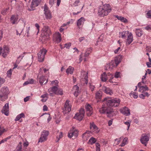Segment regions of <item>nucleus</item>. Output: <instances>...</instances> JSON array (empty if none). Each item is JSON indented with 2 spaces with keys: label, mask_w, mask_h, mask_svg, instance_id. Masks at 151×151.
I'll list each match as a JSON object with an SVG mask.
<instances>
[{
  "label": "nucleus",
  "mask_w": 151,
  "mask_h": 151,
  "mask_svg": "<svg viewBox=\"0 0 151 151\" xmlns=\"http://www.w3.org/2000/svg\"><path fill=\"white\" fill-rule=\"evenodd\" d=\"M111 9L109 4H105L100 6L98 11V14L100 16L104 17L108 15Z\"/></svg>",
  "instance_id": "f257e3e1"
},
{
  "label": "nucleus",
  "mask_w": 151,
  "mask_h": 151,
  "mask_svg": "<svg viewBox=\"0 0 151 151\" xmlns=\"http://www.w3.org/2000/svg\"><path fill=\"white\" fill-rule=\"evenodd\" d=\"M106 101V104L108 107H118L120 102V99L117 98L111 99L109 98H104V101Z\"/></svg>",
  "instance_id": "f03ea898"
},
{
  "label": "nucleus",
  "mask_w": 151,
  "mask_h": 151,
  "mask_svg": "<svg viewBox=\"0 0 151 151\" xmlns=\"http://www.w3.org/2000/svg\"><path fill=\"white\" fill-rule=\"evenodd\" d=\"M143 83L141 82H139L138 83L137 86L139 88V91L142 93L139 94V97L141 99H144L145 97H148L150 94L147 92H146V91H148L149 89L147 86L145 85V86H142Z\"/></svg>",
  "instance_id": "7ed1b4c3"
},
{
  "label": "nucleus",
  "mask_w": 151,
  "mask_h": 151,
  "mask_svg": "<svg viewBox=\"0 0 151 151\" xmlns=\"http://www.w3.org/2000/svg\"><path fill=\"white\" fill-rule=\"evenodd\" d=\"M120 62L119 57H115L114 60H112L109 63L106 65L105 70H111L114 68L116 67Z\"/></svg>",
  "instance_id": "20e7f679"
},
{
  "label": "nucleus",
  "mask_w": 151,
  "mask_h": 151,
  "mask_svg": "<svg viewBox=\"0 0 151 151\" xmlns=\"http://www.w3.org/2000/svg\"><path fill=\"white\" fill-rule=\"evenodd\" d=\"M90 124V128L91 131H87L83 134L82 137L84 138H85V137L88 136V134H90L91 132H93L96 133H98L100 131L99 129L95 124L94 122H91Z\"/></svg>",
  "instance_id": "39448f33"
},
{
  "label": "nucleus",
  "mask_w": 151,
  "mask_h": 151,
  "mask_svg": "<svg viewBox=\"0 0 151 151\" xmlns=\"http://www.w3.org/2000/svg\"><path fill=\"white\" fill-rule=\"evenodd\" d=\"M9 89L7 87H4L1 89L0 92V100L4 101L8 98V95L9 93Z\"/></svg>",
  "instance_id": "423d86ee"
},
{
  "label": "nucleus",
  "mask_w": 151,
  "mask_h": 151,
  "mask_svg": "<svg viewBox=\"0 0 151 151\" xmlns=\"http://www.w3.org/2000/svg\"><path fill=\"white\" fill-rule=\"evenodd\" d=\"M48 91L51 96H53L54 94L61 95L63 94L62 89L60 88H58V87L55 86L50 88Z\"/></svg>",
  "instance_id": "0eeeda50"
},
{
  "label": "nucleus",
  "mask_w": 151,
  "mask_h": 151,
  "mask_svg": "<svg viewBox=\"0 0 151 151\" xmlns=\"http://www.w3.org/2000/svg\"><path fill=\"white\" fill-rule=\"evenodd\" d=\"M99 111L101 114L106 113L107 116L108 117L112 116L114 112L112 109L105 107L104 106H103L101 108L99 109Z\"/></svg>",
  "instance_id": "6e6552de"
},
{
  "label": "nucleus",
  "mask_w": 151,
  "mask_h": 151,
  "mask_svg": "<svg viewBox=\"0 0 151 151\" xmlns=\"http://www.w3.org/2000/svg\"><path fill=\"white\" fill-rule=\"evenodd\" d=\"M85 111L83 108H81L79 110V112L76 113L74 118L79 121L81 120L83 118L84 116Z\"/></svg>",
  "instance_id": "1a4fd4ad"
},
{
  "label": "nucleus",
  "mask_w": 151,
  "mask_h": 151,
  "mask_svg": "<svg viewBox=\"0 0 151 151\" xmlns=\"http://www.w3.org/2000/svg\"><path fill=\"white\" fill-rule=\"evenodd\" d=\"M47 52V50L45 49L41 50L37 54L38 61L40 62H43L45 56Z\"/></svg>",
  "instance_id": "9d476101"
},
{
  "label": "nucleus",
  "mask_w": 151,
  "mask_h": 151,
  "mask_svg": "<svg viewBox=\"0 0 151 151\" xmlns=\"http://www.w3.org/2000/svg\"><path fill=\"white\" fill-rule=\"evenodd\" d=\"M69 102V100H67L64 105L63 110V112L64 114L69 112L71 110V105Z\"/></svg>",
  "instance_id": "9b49d317"
},
{
  "label": "nucleus",
  "mask_w": 151,
  "mask_h": 151,
  "mask_svg": "<svg viewBox=\"0 0 151 151\" xmlns=\"http://www.w3.org/2000/svg\"><path fill=\"white\" fill-rule=\"evenodd\" d=\"M44 14L46 19H50L52 18V17L51 13L46 4L44 6Z\"/></svg>",
  "instance_id": "f8f14e48"
},
{
  "label": "nucleus",
  "mask_w": 151,
  "mask_h": 151,
  "mask_svg": "<svg viewBox=\"0 0 151 151\" xmlns=\"http://www.w3.org/2000/svg\"><path fill=\"white\" fill-rule=\"evenodd\" d=\"M41 0H32L30 8L28 10L29 11L33 10L35 7L37 6L41 2Z\"/></svg>",
  "instance_id": "ddd939ff"
},
{
  "label": "nucleus",
  "mask_w": 151,
  "mask_h": 151,
  "mask_svg": "<svg viewBox=\"0 0 151 151\" xmlns=\"http://www.w3.org/2000/svg\"><path fill=\"white\" fill-rule=\"evenodd\" d=\"M42 35L45 36H48L51 34V31L48 26H44L42 30Z\"/></svg>",
  "instance_id": "4468645a"
},
{
  "label": "nucleus",
  "mask_w": 151,
  "mask_h": 151,
  "mask_svg": "<svg viewBox=\"0 0 151 151\" xmlns=\"http://www.w3.org/2000/svg\"><path fill=\"white\" fill-rule=\"evenodd\" d=\"M149 139V137L146 134H144L142 136L140 141L142 144L144 145L145 146H146Z\"/></svg>",
  "instance_id": "2eb2a0df"
},
{
  "label": "nucleus",
  "mask_w": 151,
  "mask_h": 151,
  "mask_svg": "<svg viewBox=\"0 0 151 151\" xmlns=\"http://www.w3.org/2000/svg\"><path fill=\"white\" fill-rule=\"evenodd\" d=\"M78 134V132L77 130L73 129L70 130L68 134V137L71 138L73 136L77 137Z\"/></svg>",
  "instance_id": "dca6fc26"
},
{
  "label": "nucleus",
  "mask_w": 151,
  "mask_h": 151,
  "mask_svg": "<svg viewBox=\"0 0 151 151\" xmlns=\"http://www.w3.org/2000/svg\"><path fill=\"white\" fill-rule=\"evenodd\" d=\"M85 108L87 115L88 116H91L93 114L92 108L90 104H87L85 105Z\"/></svg>",
  "instance_id": "f3484780"
},
{
  "label": "nucleus",
  "mask_w": 151,
  "mask_h": 151,
  "mask_svg": "<svg viewBox=\"0 0 151 151\" xmlns=\"http://www.w3.org/2000/svg\"><path fill=\"white\" fill-rule=\"evenodd\" d=\"M9 103L6 104L3 106L1 112L6 116H8L9 113Z\"/></svg>",
  "instance_id": "a211bd4d"
},
{
  "label": "nucleus",
  "mask_w": 151,
  "mask_h": 151,
  "mask_svg": "<svg viewBox=\"0 0 151 151\" xmlns=\"http://www.w3.org/2000/svg\"><path fill=\"white\" fill-rule=\"evenodd\" d=\"M119 110L122 113L126 116H129L130 114L129 110L126 107L120 109Z\"/></svg>",
  "instance_id": "6ab92c4d"
},
{
  "label": "nucleus",
  "mask_w": 151,
  "mask_h": 151,
  "mask_svg": "<svg viewBox=\"0 0 151 151\" xmlns=\"http://www.w3.org/2000/svg\"><path fill=\"white\" fill-rule=\"evenodd\" d=\"M81 78H83L85 80V83L87 84L88 83V73L87 72H86L83 70L81 71Z\"/></svg>",
  "instance_id": "aec40b11"
},
{
  "label": "nucleus",
  "mask_w": 151,
  "mask_h": 151,
  "mask_svg": "<svg viewBox=\"0 0 151 151\" xmlns=\"http://www.w3.org/2000/svg\"><path fill=\"white\" fill-rule=\"evenodd\" d=\"M9 47L6 46H4L3 47L2 56L4 58H6L9 54Z\"/></svg>",
  "instance_id": "412c9836"
},
{
  "label": "nucleus",
  "mask_w": 151,
  "mask_h": 151,
  "mask_svg": "<svg viewBox=\"0 0 151 151\" xmlns=\"http://www.w3.org/2000/svg\"><path fill=\"white\" fill-rule=\"evenodd\" d=\"M102 88L104 92L107 94L111 95L113 94V91L109 88L106 86H103Z\"/></svg>",
  "instance_id": "4be33fe9"
},
{
  "label": "nucleus",
  "mask_w": 151,
  "mask_h": 151,
  "mask_svg": "<svg viewBox=\"0 0 151 151\" xmlns=\"http://www.w3.org/2000/svg\"><path fill=\"white\" fill-rule=\"evenodd\" d=\"M133 40V37L131 32L129 33L128 35L127 38L126 40V44L127 45H130Z\"/></svg>",
  "instance_id": "5701e85b"
},
{
  "label": "nucleus",
  "mask_w": 151,
  "mask_h": 151,
  "mask_svg": "<svg viewBox=\"0 0 151 151\" xmlns=\"http://www.w3.org/2000/svg\"><path fill=\"white\" fill-rule=\"evenodd\" d=\"M54 37L55 38L57 42H60L61 40L60 34L59 32L55 33L54 35Z\"/></svg>",
  "instance_id": "b1692460"
},
{
  "label": "nucleus",
  "mask_w": 151,
  "mask_h": 151,
  "mask_svg": "<svg viewBox=\"0 0 151 151\" xmlns=\"http://www.w3.org/2000/svg\"><path fill=\"white\" fill-rule=\"evenodd\" d=\"M85 21V19L83 17H81L78 20L77 24L78 28H80V26L83 25Z\"/></svg>",
  "instance_id": "393cba45"
},
{
  "label": "nucleus",
  "mask_w": 151,
  "mask_h": 151,
  "mask_svg": "<svg viewBox=\"0 0 151 151\" xmlns=\"http://www.w3.org/2000/svg\"><path fill=\"white\" fill-rule=\"evenodd\" d=\"M18 19V17L17 15H12L10 18L11 22L13 24L17 23Z\"/></svg>",
  "instance_id": "a878e982"
},
{
  "label": "nucleus",
  "mask_w": 151,
  "mask_h": 151,
  "mask_svg": "<svg viewBox=\"0 0 151 151\" xmlns=\"http://www.w3.org/2000/svg\"><path fill=\"white\" fill-rule=\"evenodd\" d=\"M129 33V32L123 31L122 32H120L119 33V37H122V38H126V36L128 35Z\"/></svg>",
  "instance_id": "bb28decb"
},
{
  "label": "nucleus",
  "mask_w": 151,
  "mask_h": 151,
  "mask_svg": "<svg viewBox=\"0 0 151 151\" xmlns=\"http://www.w3.org/2000/svg\"><path fill=\"white\" fill-rule=\"evenodd\" d=\"M79 88L77 85L74 86L73 88V91L74 92V96L77 97L78 95Z\"/></svg>",
  "instance_id": "cd10ccee"
},
{
  "label": "nucleus",
  "mask_w": 151,
  "mask_h": 151,
  "mask_svg": "<svg viewBox=\"0 0 151 151\" xmlns=\"http://www.w3.org/2000/svg\"><path fill=\"white\" fill-rule=\"evenodd\" d=\"M115 17L117 18L118 20H120L122 22L124 23H127L128 22L127 20L125 18L119 16L118 15H115Z\"/></svg>",
  "instance_id": "c85d7f7f"
},
{
  "label": "nucleus",
  "mask_w": 151,
  "mask_h": 151,
  "mask_svg": "<svg viewBox=\"0 0 151 151\" xmlns=\"http://www.w3.org/2000/svg\"><path fill=\"white\" fill-rule=\"evenodd\" d=\"M135 32L136 35L139 37L141 36L143 34V31L140 29H136L135 30Z\"/></svg>",
  "instance_id": "c756f323"
},
{
  "label": "nucleus",
  "mask_w": 151,
  "mask_h": 151,
  "mask_svg": "<svg viewBox=\"0 0 151 151\" xmlns=\"http://www.w3.org/2000/svg\"><path fill=\"white\" fill-rule=\"evenodd\" d=\"M74 70V68L71 66H69L66 70V73L67 74H71Z\"/></svg>",
  "instance_id": "7c9ffc66"
},
{
  "label": "nucleus",
  "mask_w": 151,
  "mask_h": 151,
  "mask_svg": "<svg viewBox=\"0 0 151 151\" xmlns=\"http://www.w3.org/2000/svg\"><path fill=\"white\" fill-rule=\"evenodd\" d=\"M25 116L23 113H22L18 115L16 117L14 120L15 121H18L20 120V119L22 118H24Z\"/></svg>",
  "instance_id": "2f4dec72"
},
{
  "label": "nucleus",
  "mask_w": 151,
  "mask_h": 151,
  "mask_svg": "<svg viewBox=\"0 0 151 151\" xmlns=\"http://www.w3.org/2000/svg\"><path fill=\"white\" fill-rule=\"evenodd\" d=\"M48 94L47 93H45L42 95L41 97L42 99L41 100V101L42 102H45L46 101L48 97H47Z\"/></svg>",
  "instance_id": "473e14b6"
},
{
  "label": "nucleus",
  "mask_w": 151,
  "mask_h": 151,
  "mask_svg": "<svg viewBox=\"0 0 151 151\" xmlns=\"http://www.w3.org/2000/svg\"><path fill=\"white\" fill-rule=\"evenodd\" d=\"M22 145L21 142H19L16 149L14 151H22Z\"/></svg>",
  "instance_id": "72a5a7b5"
},
{
  "label": "nucleus",
  "mask_w": 151,
  "mask_h": 151,
  "mask_svg": "<svg viewBox=\"0 0 151 151\" xmlns=\"http://www.w3.org/2000/svg\"><path fill=\"white\" fill-rule=\"evenodd\" d=\"M49 133V132L48 131L44 130L42 133L41 135L43 136L46 139H47V137Z\"/></svg>",
  "instance_id": "f704fd0d"
},
{
  "label": "nucleus",
  "mask_w": 151,
  "mask_h": 151,
  "mask_svg": "<svg viewBox=\"0 0 151 151\" xmlns=\"http://www.w3.org/2000/svg\"><path fill=\"white\" fill-rule=\"evenodd\" d=\"M102 95V92L101 91H98L96 93V99H100Z\"/></svg>",
  "instance_id": "c9c22d12"
},
{
  "label": "nucleus",
  "mask_w": 151,
  "mask_h": 151,
  "mask_svg": "<svg viewBox=\"0 0 151 151\" xmlns=\"http://www.w3.org/2000/svg\"><path fill=\"white\" fill-rule=\"evenodd\" d=\"M58 83L59 82L57 80H55L54 81H52L51 82L50 85L52 86H56L57 87H58Z\"/></svg>",
  "instance_id": "e433bc0d"
},
{
  "label": "nucleus",
  "mask_w": 151,
  "mask_h": 151,
  "mask_svg": "<svg viewBox=\"0 0 151 151\" xmlns=\"http://www.w3.org/2000/svg\"><path fill=\"white\" fill-rule=\"evenodd\" d=\"M92 51V48L91 47H90L87 49L85 53V56L86 57L88 56L89 55L91 52Z\"/></svg>",
  "instance_id": "4c0bfd02"
},
{
  "label": "nucleus",
  "mask_w": 151,
  "mask_h": 151,
  "mask_svg": "<svg viewBox=\"0 0 151 151\" xmlns=\"http://www.w3.org/2000/svg\"><path fill=\"white\" fill-rule=\"evenodd\" d=\"M96 141V139L94 138L93 137H91L89 139L88 142L91 145L94 143Z\"/></svg>",
  "instance_id": "58836bf2"
},
{
  "label": "nucleus",
  "mask_w": 151,
  "mask_h": 151,
  "mask_svg": "<svg viewBox=\"0 0 151 151\" xmlns=\"http://www.w3.org/2000/svg\"><path fill=\"white\" fill-rule=\"evenodd\" d=\"M128 139L127 137L124 138L121 144V146L123 147L127 143Z\"/></svg>",
  "instance_id": "ea45409f"
},
{
  "label": "nucleus",
  "mask_w": 151,
  "mask_h": 151,
  "mask_svg": "<svg viewBox=\"0 0 151 151\" xmlns=\"http://www.w3.org/2000/svg\"><path fill=\"white\" fill-rule=\"evenodd\" d=\"M34 80L33 79H29L27 81L25 82L24 84V85H27L29 84H32L34 83Z\"/></svg>",
  "instance_id": "a19ab883"
},
{
  "label": "nucleus",
  "mask_w": 151,
  "mask_h": 151,
  "mask_svg": "<svg viewBox=\"0 0 151 151\" xmlns=\"http://www.w3.org/2000/svg\"><path fill=\"white\" fill-rule=\"evenodd\" d=\"M63 137V133L61 132H60L59 133V137L57 136L56 137L57 139L55 140V142H58L60 139L61 138Z\"/></svg>",
  "instance_id": "79ce46f5"
},
{
  "label": "nucleus",
  "mask_w": 151,
  "mask_h": 151,
  "mask_svg": "<svg viewBox=\"0 0 151 151\" xmlns=\"http://www.w3.org/2000/svg\"><path fill=\"white\" fill-rule=\"evenodd\" d=\"M46 80V79L45 78L44 76H42L40 78V83L41 85H42L43 83H44V81Z\"/></svg>",
  "instance_id": "37998d69"
},
{
  "label": "nucleus",
  "mask_w": 151,
  "mask_h": 151,
  "mask_svg": "<svg viewBox=\"0 0 151 151\" xmlns=\"http://www.w3.org/2000/svg\"><path fill=\"white\" fill-rule=\"evenodd\" d=\"M101 81H103L105 82L106 81V73H104V75H101Z\"/></svg>",
  "instance_id": "c03bdc74"
},
{
  "label": "nucleus",
  "mask_w": 151,
  "mask_h": 151,
  "mask_svg": "<svg viewBox=\"0 0 151 151\" xmlns=\"http://www.w3.org/2000/svg\"><path fill=\"white\" fill-rule=\"evenodd\" d=\"M47 140V139L41 135V137L39 139L38 142H42L46 141Z\"/></svg>",
  "instance_id": "a18cd8bd"
},
{
  "label": "nucleus",
  "mask_w": 151,
  "mask_h": 151,
  "mask_svg": "<svg viewBox=\"0 0 151 151\" xmlns=\"http://www.w3.org/2000/svg\"><path fill=\"white\" fill-rule=\"evenodd\" d=\"M12 70L11 69L9 70L7 72V76L9 78L11 77L12 74Z\"/></svg>",
  "instance_id": "49530a36"
},
{
  "label": "nucleus",
  "mask_w": 151,
  "mask_h": 151,
  "mask_svg": "<svg viewBox=\"0 0 151 151\" xmlns=\"http://www.w3.org/2000/svg\"><path fill=\"white\" fill-rule=\"evenodd\" d=\"M122 138V137H121L119 138L116 139H115V141L116 145H118L120 143Z\"/></svg>",
  "instance_id": "de8ad7c7"
},
{
  "label": "nucleus",
  "mask_w": 151,
  "mask_h": 151,
  "mask_svg": "<svg viewBox=\"0 0 151 151\" xmlns=\"http://www.w3.org/2000/svg\"><path fill=\"white\" fill-rule=\"evenodd\" d=\"M146 15L147 18H151V10L148 11Z\"/></svg>",
  "instance_id": "09e8293b"
},
{
  "label": "nucleus",
  "mask_w": 151,
  "mask_h": 151,
  "mask_svg": "<svg viewBox=\"0 0 151 151\" xmlns=\"http://www.w3.org/2000/svg\"><path fill=\"white\" fill-rule=\"evenodd\" d=\"M80 2L79 0H77L75 1L74 3L73 4V6H78V4Z\"/></svg>",
  "instance_id": "8fccbe9b"
},
{
  "label": "nucleus",
  "mask_w": 151,
  "mask_h": 151,
  "mask_svg": "<svg viewBox=\"0 0 151 151\" xmlns=\"http://www.w3.org/2000/svg\"><path fill=\"white\" fill-rule=\"evenodd\" d=\"M5 129L3 128H2L0 126V136H1L3 133L5 131Z\"/></svg>",
  "instance_id": "3c124183"
},
{
  "label": "nucleus",
  "mask_w": 151,
  "mask_h": 151,
  "mask_svg": "<svg viewBox=\"0 0 151 151\" xmlns=\"http://www.w3.org/2000/svg\"><path fill=\"white\" fill-rule=\"evenodd\" d=\"M71 44L70 43H66L65 44V47L66 48L69 49L70 47L71 46Z\"/></svg>",
  "instance_id": "603ef678"
},
{
  "label": "nucleus",
  "mask_w": 151,
  "mask_h": 151,
  "mask_svg": "<svg viewBox=\"0 0 151 151\" xmlns=\"http://www.w3.org/2000/svg\"><path fill=\"white\" fill-rule=\"evenodd\" d=\"M4 79L0 76V87L1 86L2 84L4 82Z\"/></svg>",
  "instance_id": "864d4df0"
},
{
  "label": "nucleus",
  "mask_w": 151,
  "mask_h": 151,
  "mask_svg": "<svg viewBox=\"0 0 151 151\" xmlns=\"http://www.w3.org/2000/svg\"><path fill=\"white\" fill-rule=\"evenodd\" d=\"M89 84L90 88L91 90V91H93L94 90L95 87L94 86L91 85V83H89Z\"/></svg>",
  "instance_id": "5fc2aeb1"
},
{
  "label": "nucleus",
  "mask_w": 151,
  "mask_h": 151,
  "mask_svg": "<svg viewBox=\"0 0 151 151\" xmlns=\"http://www.w3.org/2000/svg\"><path fill=\"white\" fill-rule=\"evenodd\" d=\"M146 75L147 73H145V75L143 76V78H142V81L141 82L143 84H144L145 83L144 81V79H145V78H146Z\"/></svg>",
  "instance_id": "6e6d98bb"
},
{
  "label": "nucleus",
  "mask_w": 151,
  "mask_h": 151,
  "mask_svg": "<svg viewBox=\"0 0 151 151\" xmlns=\"http://www.w3.org/2000/svg\"><path fill=\"white\" fill-rule=\"evenodd\" d=\"M124 124L126 125H127V127H128L127 130H128L129 129V127H130V123L129 122H125Z\"/></svg>",
  "instance_id": "4d7b16f0"
},
{
  "label": "nucleus",
  "mask_w": 151,
  "mask_h": 151,
  "mask_svg": "<svg viewBox=\"0 0 151 151\" xmlns=\"http://www.w3.org/2000/svg\"><path fill=\"white\" fill-rule=\"evenodd\" d=\"M35 27L37 28V29L38 30L37 33H38L39 31V28H40V26L39 25V24L37 23L35 24Z\"/></svg>",
  "instance_id": "13d9d810"
},
{
  "label": "nucleus",
  "mask_w": 151,
  "mask_h": 151,
  "mask_svg": "<svg viewBox=\"0 0 151 151\" xmlns=\"http://www.w3.org/2000/svg\"><path fill=\"white\" fill-rule=\"evenodd\" d=\"M120 73L116 72L115 75V77L116 78H119V77Z\"/></svg>",
  "instance_id": "bf43d9fd"
},
{
  "label": "nucleus",
  "mask_w": 151,
  "mask_h": 151,
  "mask_svg": "<svg viewBox=\"0 0 151 151\" xmlns=\"http://www.w3.org/2000/svg\"><path fill=\"white\" fill-rule=\"evenodd\" d=\"M42 69H43V70L44 73L48 71L49 70L48 69H46V68H40V71H41Z\"/></svg>",
  "instance_id": "052dcab7"
},
{
  "label": "nucleus",
  "mask_w": 151,
  "mask_h": 151,
  "mask_svg": "<svg viewBox=\"0 0 151 151\" xmlns=\"http://www.w3.org/2000/svg\"><path fill=\"white\" fill-rule=\"evenodd\" d=\"M133 97L135 99H137V98L138 96V94L136 93H134L132 95Z\"/></svg>",
  "instance_id": "680f3d73"
},
{
  "label": "nucleus",
  "mask_w": 151,
  "mask_h": 151,
  "mask_svg": "<svg viewBox=\"0 0 151 151\" xmlns=\"http://www.w3.org/2000/svg\"><path fill=\"white\" fill-rule=\"evenodd\" d=\"M54 0H49V4L51 6H52L54 3Z\"/></svg>",
  "instance_id": "e2e57ef3"
},
{
  "label": "nucleus",
  "mask_w": 151,
  "mask_h": 151,
  "mask_svg": "<svg viewBox=\"0 0 151 151\" xmlns=\"http://www.w3.org/2000/svg\"><path fill=\"white\" fill-rule=\"evenodd\" d=\"M145 29L147 30H150L151 29V26L150 25L147 26L145 27Z\"/></svg>",
  "instance_id": "0e129e2a"
},
{
  "label": "nucleus",
  "mask_w": 151,
  "mask_h": 151,
  "mask_svg": "<svg viewBox=\"0 0 151 151\" xmlns=\"http://www.w3.org/2000/svg\"><path fill=\"white\" fill-rule=\"evenodd\" d=\"M30 96H27L24 99V101L25 102L27 101L29 99Z\"/></svg>",
  "instance_id": "69168bd1"
},
{
  "label": "nucleus",
  "mask_w": 151,
  "mask_h": 151,
  "mask_svg": "<svg viewBox=\"0 0 151 151\" xmlns=\"http://www.w3.org/2000/svg\"><path fill=\"white\" fill-rule=\"evenodd\" d=\"M147 51L148 52H151V47H147L146 48Z\"/></svg>",
  "instance_id": "338daca9"
},
{
  "label": "nucleus",
  "mask_w": 151,
  "mask_h": 151,
  "mask_svg": "<svg viewBox=\"0 0 151 151\" xmlns=\"http://www.w3.org/2000/svg\"><path fill=\"white\" fill-rule=\"evenodd\" d=\"M146 65L147 66V67L148 68H151V63L150 62H147Z\"/></svg>",
  "instance_id": "774afa93"
}]
</instances>
